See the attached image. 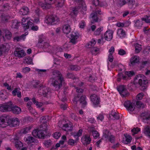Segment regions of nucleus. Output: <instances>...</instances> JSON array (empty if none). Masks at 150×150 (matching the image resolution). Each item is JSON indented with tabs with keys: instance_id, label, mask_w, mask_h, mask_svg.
I'll return each instance as SVG.
<instances>
[{
	"instance_id": "obj_13",
	"label": "nucleus",
	"mask_w": 150,
	"mask_h": 150,
	"mask_svg": "<svg viewBox=\"0 0 150 150\" xmlns=\"http://www.w3.org/2000/svg\"><path fill=\"white\" fill-rule=\"evenodd\" d=\"M14 54L15 56L21 58L25 57L26 55V53L23 49L21 48H18L15 49Z\"/></svg>"
},
{
	"instance_id": "obj_40",
	"label": "nucleus",
	"mask_w": 150,
	"mask_h": 150,
	"mask_svg": "<svg viewBox=\"0 0 150 150\" xmlns=\"http://www.w3.org/2000/svg\"><path fill=\"white\" fill-rule=\"evenodd\" d=\"M44 145L47 147L50 146L52 144V141L50 139L45 140L43 143Z\"/></svg>"
},
{
	"instance_id": "obj_22",
	"label": "nucleus",
	"mask_w": 150,
	"mask_h": 150,
	"mask_svg": "<svg viewBox=\"0 0 150 150\" xmlns=\"http://www.w3.org/2000/svg\"><path fill=\"white\" fill-rule=\"evenodd\" d=\"M81 140L84 145L89 144L91 141V139L90 136L88 135H85L82 136Z\"/></svg>"
},
{
	"instance_id": "obj_28",
	"label": "nucleus",
	"mask_w": 150,
	"mask_h": 150,
	"mask_svg": "<svg viewBox=\"0 0 150 150\" xmlns=\"http://www.w3.org/2000/svg\"><path fill=\"white\" fill-rule=\"evenodd\" d=\"M143 132L146 136L150 137V127L148 125L145 126L144 127Z\"/></svg>"
},
{
	"instance_id": "obj_36",
	"label": "nucleus",
	"mask_w": 150,
	"mask_h": 150,
	"mask_svg": "<svg viewBox=\"0 0 150 150\" xmlns=\"http://www.w3.org/2000/svg\"><path fill=\"white\" fill-rule=\"evenodd\" d=\"M32 128L33 126L32 125H30L22 129L21 132L23 133L26 134Z\"/></svg>"
},
{
	"instance_id": "obj_52",
	"label": "nucleus",
	"mask_w": 150,
	"mask_h": 150,
	"mask_svg": "<svg viewBox=\"0 0 150 150\" xmlns=\"http://www.w3.org/2000/svg\"><path fill=\"white\" fill-rule=\"evenodd\" d=\"M136 106L138 108H143L144 107V105L141 102L137 101L136 103Z\"/></svg>"
},
{
	"instance_id": "obj_60",
	"label": "nucleus",
	"mask_w": 150,
	"mask_h": 150,
	"mask_svg": "<svg viewBox=\"0 0 150 150\" xmlns=\"http://www.w3.org/2000/svg\"><path fill=\"white\" fill-rule=\"evenodd\" d=\"M96 42L95 40H93V41L90 42L88 44V47H93L96 43Z\"/></svg>"
},
{
	"instance_id": "obj_46",
	"label": "nucleus",
	"mask_w": 150,
	"mask_h": 150,
	"mask_svg": "<svg viewBox=\"0 0 150 150\" xmlns=\"http://www.w3.org/2000/svg\"><path fill=\"white\" fill-rule=\"evenodd\" d=\"M111 115L116 119H118L120 118V116L118 114L114 111H112L111 113Z\"/></svg>"
},
{
	"instance_id": "obj_16",
	"label": "nucleus",
	"mask_w": 150,
	"mask_h": 150,
	"mask_svg": "<svg viewBox=\"0 0 150 150\" xmlns=\"http://www.w3.org/2000/svg\"><path fill=\"white\" fill-rule=\"evenodd\" d=\"M20 123L19 119L17 117L9 118V126L11 127H16L18 126Z\"/></svg>"
},
{
	"instance_id": "obj_51",
	"label": "nucleus",
	"mask_w": 150,
	"mask_h": 150,
	"mask_svg": "<svg viewBox=\"0 0 150 150\" xmlns=\"http://www.w3.org/2000/svg\"><path fill=\"white\" fill-rule=\"evenodd\" d=\"M92 134L93 137L95 139H96L99 137V134L96 130H93L92 131Z\"/></svg>"
},
{
	"instance_id": "obj_47",
	"label": "nucleus",
	"mask_w": 150,
	"mask_h": 150,
	"mask_svg": "<svg viewBox=\"0 0 150 150\" xmlns=\"http://www.w3.org/2000/svg\"><path fill=\"white\" fill-rule=\"evenodd\" d=\"M140 130L141 129L139 127L134 128L132 130V135H134L135 134L137 133L140 131Z\"/></svg>"
},
{
	"instance_id": "obj_44",
	"label": "nucleus",
	"mask_w": 150,
	"mask_h": 150,
	"mask_svg": "<svg viewBox=\"0 0 150 150\" xmlns=\"http://www.w3.org/2000/svg\"><path fill=\"white\" fill-rule=\"evenodd\" d=\"M28 34V32H27L25 33V34H23L20 37H16L14 38V40H16L17 41H19L20 40L23 38L27 35Z\"/></svg>"
},
{
	"instance_id": "obj_32",
	"label": "nucleus",
	"mask_w": 150,
	"mask_h": 150,
	"mask_svg": "<svg viewBox=\"0 0 150 150\" xmlns=\"http://www.w3.org/2000/svg\"><path fill=\"white\" fill-rule=\"evenodd\" d=\"M29 12V9L27 7H24L20 10L19 13L21 14L25 15L28 14Z\"/></svg>"
},
{
	"instance_id": "obj_29",
	"label": "nucleus",
	"mask_w": 150,
	"mask_h": 150,
	"mask_svg": "<svg viewBox=\"0 0 150 150\" xmlns=\"http://www.w3.org/2000/svg\"><path fill=\"white\" fill-rule=\"evenodd\" d=\"M12 112L16 114H18L20 113L21 112V108L17 106H15L13 107L12 105L11 110Z\"/></svg>"
},
{
	"instance_id": "obj_50",
	"label": "nucleus",
	"mask_w": 150,
	"mask_h": 150,
	"mask_svg": "<svg viewBox=\"0 0 150 150\" xmlns=\"http://www.w3.org/2000/svg\"><path fill=\"white\" fill-rule=\"evenodd\" d=\"M86 25V23L84 21H81L79 23V26L81 28L83 29Z\"/></svg>"
},
{
	"instance_id": "obj_19",
	"label": "nucleus",
	"mask_w": 150,
	"mask_h": 150,
	"mask_svg": "<svg viewBox=\"0 0 150 150\" xmlns=\"http://www.w3.org/2000/svg\"><path fill=\"white\" fill-rule=\"evenodd\" d=\"M79 36V34L77 32H73L71 34V42L75 44L77 42V39Z\"/></svg>"
},
{
	"instance_id": "obj_33",
	"label": "nucleus",
	"mask_w": 150,
	"mask_h": 150,
	"mask_svg": "<svg viewBox=\"0 0 150 150\" xmlns=\"http://www.w3.org/2000/svg\"><path fill=\"white\" fill-rule=\"evenodd\" d=\"M8 93L6 90H3L1 91L0 93V97L2 100H4L7 97Z\"/></svg>"
},
{
	"instance_id": "obj_20",
	"label": "nucleus",
	"mask_w": 150,
	"mask_h": 150,
	"mask_svg": "<svg viewBox=\"0 0 150 150\" xmlns=\"http://www.w3.org/2000/svg\"><path fill=\"white\" fill-rule=\"evenodd\" d=\"M113 31L111 30L107 31L105 33L104 36L105 39L107 41L111 40L113 37Z\"/></svg>"
},
{
	"instance_id": "obj_10",
	"label": "nucleus",
	"mask_w": 150,
	"mask_h": 150,
	"mask_svg": "<svg viewBox=\"0 0 150 150\" xmlns=\"http://www.w3.org/2000/svg\"><path fill=\"white\" fill-rule=\"evenodd\" d=\"M101 14V11L100 10H97L95 12H93L90 15V17L92 19L91 23H94L97 22L98 20L99 16Z\"/></svg>"
},
{
	"instance_id": "obj_18",
	"label": "nucleus",
	"mask_w": 150,
	"mask_h": 150,
	"mask_svg": "<svg viewBox=\"0 0 150 150\" xmlns=\"http://www.w3.org/2000/svg\"><path fill=\"white\" fill-rule=\"evenodd\" d=\"M53 0H45L46 3L45 4L40 2L39 3V5L43 9L49 8L51 7V4L53 3Z\"/></svg>"
},
{
	"instance_id": "obj_9",
	"label": "nucleus",
	"mask_w": 150,
	"mask_h": 150,
	"mask_svg": "<svg viewBox=\"0 0 150 150\" xmlns=\"http://www.w3.org/2000/svg\"><path fill=\"white\" fill-rule=\"evenodd\" d=\"M0 125L2 127L9 126V118L2 116L0 117Z\"/></svg>"
},
{
	"instance_id": "obj_8",
	"label": "nucleus",
	"mask_w": 150,
	"mask_h": 150,
	"mask_svg": "<svg viewBox=\"0 0 150 150\" xmlns=\"http://www.w3.org/2000/svg\"><path fill=\"white\" fill-rule=\"evenodd\" d=\"M22 26L25 30L29 28V27H31L33 24V23L29 21V18L26 17L22 18Z\"/></svg>"
},
{
	"instance_id": "obj_63",
	"label": "nucleus",
	"mask_w": 150,
	"mask_h": 150,
	"mask_svg": "<svg viewBox=\"0 0 150 150\" xmlns=\"http://www.w3.org/2000/svg\"><path fill=\"white\" fill-rule=\"evenodd\" d=\"M115 51V48L113 46H112L109 50V54L112 55Z\"/></svg>"
},
{
	"instance_id": "obj_3",
	"label": "nucleus",
	"mask_w": 150,
	"mask_h": 150,
	"mask_svg": "<svg viewBox=\"0 0 150 150\" xmlns=\"http://www.w3.org/2000/svg\"><path fill=\"white\" fill-rule=\"evenodd\" d=\"M85 2L83 1H80L76 6L72 8L70 11V15L73 17H76L78 13V11L82 9L85 8L86 7Z\"/></svg>"
},
{
	"instance_id": "obj_49",
	"label": "nucleus",
	"mask_w": 150,
	"mask_h": 150,
	"mask_svg": "<svg viewBox=\"0 0 150 150\" xmlns=\"http://www.w3.org/2000/svg\"><path fill=\"white\" fill-rule=\"evenodd\" d=\"M143 119L144 120H146L147 121V122L150 121V114L147 113L145 114L143 116Z\"/></svg>"
},
{
	"instance_id": "obj_35",
	"label": "nucleus",
	"mask_w": 150,
	"mask_h": 150,
	"mask_svg": "<svg viewBox=\"0 0 150 150\" xmlns=\"http://www.w3.org/2000/svg\"><path fill=\"white\" fill-rule=\"evenodd\" d=\"M82 129H80L77 132L74 133L72 135L75 138L78 139L79 137L82 135Z\"/></svg>"
},
{
	"instance_id": "obj_31",
	"label": "nucleus",
	"mask_w": 150,
	"mask_h": 150,
	"mask_svg": "<svg viewBox=\"0 0 150 150\" xmlns=\"http://www.w3.org/2000/svg\"><path fill=\"white\" fill-rule=\"evenodd\" d=\"M125 138H124L123 141L126 144H128L130 143L132 140V137L130 135L127 134L124 135Z\"/></svg>"
},
{
	"instance_id": "obj_25",
	"label": "nucleus",
	"mask_w": 150,
	"mask_h": 150,
	"mask_svg": "<svg viewBox=\"0 0 150 150\" xmlns=\"http://www.w3.org/2000/svg\"><path fill=\"white\" fill-rule=\"evenodd\" d=\"M128 6L130 8H135L139 6V4L135 0H129L128 2Z\"/></svg>"
},
{
	"instance_id": "obj_17",
	"label": "nucleus",
	"mask_w": 150,
	"mask_h": 150,
	"mask_svg": "<svg viewBox=\"0 0 150 150\" xmlns=\"http://www.w3.org/2000/svg\"><path fill=\"white\" fill-rule=\"evenodd\" d=\"M0 18L2 22L6 23L9 21L11 18V17L7 13L4 12L2 13Z\"/></svg>"
},
{
	"instance_id": "obj_39",
	"label": "nucleus",
	"mask_w": 150,
	"mask_h": 150,
	"mask_svg": "<svg viewBox=\"0 0 150 150\" xmlns=\"http://www.w3.org/2000/svg\"><path fill=\"white\" fill-rule=\"evenodd\" d=\"M116 25L117 26L119 27H126L128 26V25L127 24V23L126 22H118L116 23Z\"/></svg>"
},
{
	"instance_id": "obj_38",
	"label": "nucleus",
	"mask_w": 150,
	"mask_h": 150,
	"mask_svg": "<svg viewBox=\"0 0 150 150\" xmlns=\"http://www.w3.org/2000/svg\"><path fill=\"white\" fill-rule=\"evenodd\" d=\"M55 3L57 7H61L64 5V0H57Z\"/></svg>"
},
{
	"instance_id": "obj_11",
	"label": "nucleus",
	"mask_w": 150,
	"mask_h": 150,
	"mask_svg": "<svg viewBox=\"0 0 150 150\" xmlns=\"http://www.w3.org/2000/svg\"><path fill=\"white\" fill-rule=\"evenodd\" d=\"M12 104V103L10 102L5 105H0V111L3 112L11 111Z\"/></svg>"
},
{
	"instance_id": "obj_2",
	"label": "nucleus",
	"mask_w": 150,
	"mask_h": 150,
	"mask_svg": "<svg viewBox=\"0 0 150 150\" xmlns=\"http://www.w3.org/2000/svg\"><path fill=\"white\" fill-rule=\"evenodd\" d=\"M47 125L45 124H43L40 126V129L33 130L32 132L33 135L39 138L43 139L45 137V134L47 130Z\"/></svg>"
},
{
	"instance_id": "obj_45",
	"label": "nucleus",
	"mask_w": 150,
	"mask_h": 150,
	"mask_svg": "<svg viewBox=\"0 0 150 150\" xmlns=\"http://www.w3.org/2000/svg\"><path fill=\"white\" fill-rule=\"evenodd\" d=\"M142 21H144L146 23H150V15H146L142 19Z\"/></svg>"
},
{
	"instance_id": "obj_15",
	"label": "nucleus",
	"mask_w": 150,
	"mask_h": 150,
	"mask_svg": "<svg viewBox=\"0 0 150 150\" xmlns=\"http://www.w3.org/2000/svg\"><path fill=\"white\" fill-rule=\"evenodd\" d=\"M91 100L94 107H96L98 105L100 101V98L97 95L94 94L90 97Z\"/></svg>"
},
{
	"instance_id": "obj_64",
	"label": "nucleus",
	"mask_w": 150,
	"mask_h": 150,
	"mask_svg": "<svg viewBox=\"0 0 150 150\" xmlns=\"http://www.w3.org/2000/svg\"><path fill=\"white\" fill-rule=\"evenodd\" d=\"M125 74L129 76H131L134 74V73L133 71H126L125 72Z\"/></svg>"
},
{
	"instance_id": "obj_48",
	"label": "nucleus",
	"mask_w": 150,
	"mask_h": 150,
	"mask_svg": "<svg viewBox=\"0 0 150 150\" xmlns=\"http://www.w3.org/2000/svg\"><path fill=\"white\" fill-rule=\"evenodd\" d=\"M70 69L73 70L78 71L80 69V67L76 65H72L70 66Z\"/></svg>"
},
{
	"instance_id": "obj_62",
	"label": "nucleus",
	"mask_w": 150,
	"mask_h": 150,
	"mask_svg": "<svg viewBox=\"0 0 150 150\" xmlns=\"http://www.w3.org/2000/svg\"><path fill=\"white\" fill-rule=\"evenodd\" d=\"M30 70V68L27 67L23 68L22 69V71L24 73H26L28 72Z\"/></svg>"
},
{
	"instance_id": "obj_53",
	"label": "nucleus",
	"mask_w": 150,
	"mask_h": 150,
	"mask_svg": "<svg viewBox=\"0 0 150 150\" xmlns=\"http://www.w3.org/2000/svg\"><path fill=\"white\" fill-rule=\"evenodd\" d=\"M10 8V7L9 5L8 4H6L3 6L2 10L4 11H6L8 10Z\"/></svg>"
},
{
	"instance_id": "obj_27",
	"label": "nucleus",
	"mask_w": 150,
	"mask_h": 150,
	"mask_svg": "<svg viewBox=\"0 0 150 150\" xmlns=\"http://www.w3.org/2000/svg\"><path fill=\"white\" fill-rule=\"evenodd\" d=\"M18 139L14 138L15 141V146L16 148L18 149H20L23 146V143L21 141L17 140Z\"/></svg>"
},
{
	"instance_id": "obj_5",
	"label": "nucleus",
	"mask_w": 150,
	"mask_h": 150,
	"mask_svg": "<svg viewBox=\"0 0 150 150\" xmlns=\"http://www.w3.org/2000/svg\"><path fill=\"white\" fill-rule=\"evenodd\" d=\"M134 80V83H138L141 86H144L148 83V81L146 77L142 74H139L136 76Z\"/></svg>"
},
{
	"instance_id": "obj_41",
	"label": "nucleus",
	"mask_w": 150,
	"mask_h": 150,
	"mask_svg": "<svg viewBox=\"0 0 150 150\" xmlns=\"http://www.w3.org/2000/svg\"><path fill=\"white\" fill-rule=\"evenodd\" d=\"M20 23L18 22L17 20H14L12 23V27L14 28H17L19 25Z\"/></svg>"
},
{
	"instance_id": "obj_21",
	"label": "nucleus",
	"mask_w": 150,
	"mask_h": 150,
	"mask_svg": "<svg viewBox=\"0 0 150 150\" xmlns=\"http://www.w3.org/2000/svg\"><path fill=\"white\" fill-rule=\"evenodd\" d=\"M139 57L137 55H134L130 59L129 65L130 66L134 65L136 64L139 62Z\"/></svg>"
},
{
	"instance_id": "obj_23",
	"label": "nucleus",
	"mask_w": 150,
	"mask_h": 150,
	"mask_svg": "<svg viewBox=\"0 0 150 150\" xmlns=\"http://www.w3.org/2000/svg\"><path fill=\"white\" fill-rule=\"evenodd\" d=\"M117 35L120 38H122L125 37L126 33L125 31L122 28L118 29L117 30Z\"/></svg>"
},
{
	"instance_id": "obj_43",
	"label": "nucleus",
	"mask_w": 150,
	"mask_h": 150,
	"mask_svg": "<svg viewBox=\"0 0 150 150\" xmlns=\"http://www.w3.org/2000/svg\"><path fill=\"white\" fill-rule=\"evenodd\" d=\"M103 28L102 27H100L96 29L94 32V34L96 35H99L100 34L101 32L103 31Z\"/></svg>"
},
{
	"instance_id": "obj_58",
	"label": "nucleus",
	"mask_w": 150,
	"mask_h": 150,
	"mask_svg": "<svg viewBox=\"0 0 150 150\" xmlns=\"http://www.w3.org/2000/svg\"><path fill=\"white\" fill-rule=\"evenodd\" d=\"M118 54L120 55H123L126 54V52L123 49H120L118 50Z\"/></svg>"
},
{
	"instance_id": "obj_61",
	"label": "nucleus",
	"mask_w": 150,
	"mask_h": 150,
	"mask_svg": "<svg viewBox=\"0 0 150 150\" xmlns=\"http://www.w3.org/2000/svg\"><path fill=\"white\" fill-rule=\"evenodd\" d=\"M20 88H16L12 92V94L13 96H15L16 95L17 92L19 91Z\"/></svg>"
},
{
	"instance_id": "obj_55",
	"label": "nucleus",
	"mask_w": 150,
	"mask_h": 150,
	"mask_svg": "<svg viewBox=\"0 0 150 150\" xmlns=\"http://www.w3.org/2000/svg\"><path fill=\"white\" fill-rule=\"evenodd\" d=\"M76 142V141L75 140H74L72 139H70L68 141V144L71 146H74Z\"/></svg>"
},
{
	"instance_id": "obj_6",
	"label": "nucleus",
	"mask_w": 150,
	"mask_h": 150,
	"mask_svg": "<svg viewBox=\"0 0 150 150\" xmlns=\"http://www.w3.org/2000/svg\"><path fill=\"white\" fill-rule=\"evenodd\" d=\"M59 21V18L55 15L47 16L45 22L48 25H53L56 24Z\"/></svg>"
},
{
	"instance_id": "obj_24",
	"label": "nucleus",
	"mask_w": 150,
	"mask_h": 150,
	"mask_svg": "<svg viewBox=\"0 0 150 150\" xmlns=\"http://www.w3.org/2000/svg\"><path fill=\"white\" fill-rule=\"evenodd\" d=\"M117 90L121 95L123 96H125L127 95V92L125 87L123 85L119 86L117 88Z\"/></svg>"
},
{
	"instance_id": "obj_56",
	"label": "nucleus",
	"mask_w": 150,
	"mask_h": 150,
	"mask_svg": "<svg viewBox=\"0 0 150 150\" xmlns=\"http://www.w3.org/2000/svg\"><path fill=\"white\" fill-rule=\"evenodd\" d=\"M61 134L58 132H56L53 134V136L56 139H58L61 136Z\"/></svg>"
},
{
	"instance_id": "obj_4",
	"label": "nucleus",
	"mask_w": 150,
	"mask_h": 150,
	"mask_svg": "<svg viewBox=\"0 0 150 150\" xmlns=\"http://www.w3.org/2000/svg\"><path fill=\"white\" fill-rule=\"evenodd\" d=\"M58 125L63 130L67 132L71 131L73 129L72 124L69 121L63 120L59 121L58 122Z\"/></svg>"
},
{
	"instance_id": "obj_57",
	"label": "nucleus",
	"mask_w": 150,
	"mask_h": 150,
	"mask_svg": "<svg viewBox=\"0 0 150 150\" xmlns=\"http://www.w3.org/2000/svg\"><path fill=\"white\" fill-rule=\"evenodd\" d=\"M150 63V62L148 60L145 61H143L142 62L141 67L144 68L145 66L149 64Z\"/></svg>"
},
{
	"instance_id": "obj_42",
	"label": "nucleus",
	"mask_w": 150,
	"mask_h": 150,
	"mask_svg": "<svg viewBox=\"0 0 150 150\" xmlns=\"http://www.w3.org/2000/svg\"><path fill=\"white\" fill-rule=\"evenodd\" d=\"M136 52H139L142 49L141 45L136 43L134 45Z\"/></svg>"
},
{
	"instance_id": "obj_30",
	"label": "nucleus",
	"mask_w": 150,
	"mask_h": 150,
	"mask_svg": "<svg viewBox=\"0 0 150 150\" xmlns=\"http://www.w3.org/2000/svg\"><path fill=\"white\" fill-rule=\"evenodd\" d=\"M70 26L68 24L64 25L63 27L62 30L63 32L66 34L69 33L71 31Z\"/></svg>"
},
{
	"instance_id": "obj_37",
	"label": "nucleus",
	"mask_w": 150,
	"mask_h": 150,
	"mask_svg": "<svg viewBox=\"0 0 150 150\" xmlns=\"http://www.w3.org/2000/svg\"><path fill=\"white\" fill-rule=\"evenodd\" d=\"M4 31L6 38L8 39H11L12 36L11 33L8 30H5Z\"/></svg>"
},
{
	"instance_id": "obj_54",
	"label": "nucleus",
	"mask_w": 150,
	"mask_h": 150,
	"mask_svg": "<svg viewBox=\"0 0 150 150\" xmlns=\"http://www.w3.org/2000/svg\"><path fill=\"white\" fill-rule=\"evenodd\" d=\"M99 49L97 48H93L91 50V52L93 54H96L98 53Z\"/></svg>"
},
{
	"instance_id": "obj_12",
	"label": "nucleus",
	"mask_w": 150,
	"mask_h": 150,
	"mask_svg": "<svg viewBox=\"0 0 150 150\" xmlns=\"http://www.w3.org/2000/svg\"><path fill=\"white\" fill-rule=\"evenodd\" d=\"M124 105L128 111H133L135 109L134 103L129 100L125 101Z\"/></svg>"
},
{
	"instance_id": "obj_14",
	"label": "nucleus",
	"mask_w": 150,
	"mask_h": 150,
	"mask_svg": "<svg viewBox=\"0 0 150 150\" xmlns=\"http://www.w3.org/2000/svg\"><path fill=\"white\" fill-rule=\"evenodd\" d=\"M10 48L9 44L6 43L0 45V56L6 52H8Z\"/></svg>"
},
{
	"instance_id": "obj_26",
	"label": "nucleus",
	"mask_w": 150,
	"mask_h": 150,
	"mask_svg": "<svg viewBox=\"0 0 150 150\" xmlns=\"http://www.w3.org/2000/svg\"><path fill=\"white\" fill-rule=\"evenodd\" d=\"M24 141L28 144L36 142L37 140L33 137L30 136H27L24 137Z\"/></svg>"
},
{
	"instance_id": "obj_7",
	"label": "nucleus",
	"mask_w": 150,
	"mask_h": 150,
	"mask_svg": "<svg viewBox=\"0 0 150 150\" xmlns=\"http://www.w3.org/2000/svg\"><path fill=\"white\" fill-rule=\"evenodd\" d=\"M86 98L85 96H81L80 98L78 96L75 97L74 99L73 103L75 104H76L77 103H79V104L82 107H84L87 105Z\"/></svg>"
},
{
	"instance_id": "obj_1",
	"label": "nucleus",
	"mask_w": 150,
	"mask_h": 150,
	"mask_svg": "<svg viewBox=\"0 0 150 150\" xmlns=\"http://www.w3.org/2000/svg\"><path fill=\"white\" fill-rule=\"evenodd\" d=\"M50 81L53 86L59 88L62 86L64 79L59 71L54 70L53 72L52 77L50 79Z\"/></svg>"
},
{
	"instance_id": "obj_59",
	"label": "nucleus",
	"mask_w": 150,
	"mask_h": 150,
	"mask_svg": "<svg viewBox=\"0 0 150 150\" xmlns=\"http://www.w3.org/2000/svg\"><path fill=\"white\" fill-rule=\"evenodd\" d=\"M144 94L143 93H139L137 96V100H141L144 96Z\"/></svg>"
},
{
	"instance_id": "obj_34",
	"label": "nucleus",
	"mask_w": 150,
	"mask_h": 150,
	"mask_svg": "<svg viewBox=\"0 0 150 150\" xmlns=\"http://www.w3.org/2000/svg\"><path fill=\"white\" fill-rule=\"evenodd\" d=\"M23 62L25 64H33L32 59L31 58L29 57H25L24 58Z\"/></svg>"
}]
</instances>
